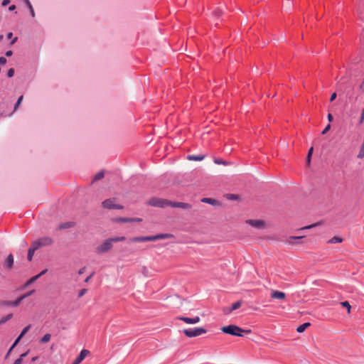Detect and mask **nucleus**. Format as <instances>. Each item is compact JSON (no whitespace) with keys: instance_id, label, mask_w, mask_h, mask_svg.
<instances>
[{"instance_id":"f257e3e1","label":"nucleus","mask_w":364,"mask_h":364,"mask_svg":"<svg viewBox=\"0 0 364 364\" xmlns=\"http://www.w3.org/2000/svg\"><path fill=\"white\" fill-rule=\"evenodd\" d=\"M173 237L172 234L164 233V234H158L152 236H139V237H134L129 239L130 242H149V241H156L158 240H164Z\"/></svg>"},{"instance_id":"f03ea898","label":"nucleus","mask_w":364,"mask_h":364,"mask_svg":"<svg viewBox=\"0 0 364 364\" xmlns=\"http://www.w3.org/2000/svg\"><path fill=\"white\" fill-rule=\"evenodd\" d=\"M221 331L223 332L224 333L240 337L243 336L242 333H251V330L250 329L245 330L233 324L222 327Z\"/></svg>"},{"instance_id":"7ed1b4c3","label":"nucleus","mask_w":364,"mask_h":364,"mask_svg":"<svg viewBox=\"0 0 364 364\" xmlns=\"http://www.w3.org/2000/svg\"><path fill=\"white\" fill-rule=\"evenodd\" d=\"M53 243V240L50 237H43L39 238L32 242V245L36 249L38 250L43 247L50 246Z\"/></svg>"},{"instance_id":"20e7f679","label":"nucleus","mask_w":364,"mask_h":364,"mask_svg":"<svg viewBox=\"0 0 364 364\" xmlns=\"http://www.w3.org/2000/svg\"><path fill=\"white\" fill-rule=\"evenodd\" d=\"M113 242L110 238L105 240L96 247L95 252L97 254H103L109 252L113 247Z\"/></svg>"},{"instance_id":"39448f33","label":"nucleus","mask_w":364,"mask_h":364,"mask_svg":"<svg viewBox=\"0 0 364 364\" xmlns=\"http://www.w3.org/2000/svg\"><path fill=\"white\" fill-rule=\"evenodd\" d=\"M183 333L189 338L199 336L206 333V330L204 328L199 327L196 328L184 329Z\"/></svg>"},{"instance_id":"423d86ee","label":"nucleus","mask_w":364,"mask_h":364,"mask_svg":"<svg viewBox=\"0 0 364 364\" xmlns=\"http://www.w3.org/2000/svg\"><path fill=\"white\" fill-rule=\"evenodd\" d=\"M115 201H116V198L107 199L102 203V206L104 208L109 209V210H113V209L122 210V209H123V206L119 204H117L115 203Z\"/></svg>"},{"instance_id":"0eeeda50","label":"nucleus","mask_w":364,"mask_h":364,"mask_svg":"<svg viewBox=\"0 0 364 364\" xmlns=\"http://www.w3.org/2000/svg\"><path fill=\"white\" fill-rule=\"evenodd\" d=\"M151 206L164 208L169 205V200L159 198H152L148 201Z\"/></svg>"},{"instance_id":"6e6552de","label":"nucleus","mask_w":364,"mask_h":364,"mask_svg":"<svg viewBox=\"0 0 364 364\" xmlns=\"http://www.w3.org/2000/svg\"><path fill=\"white\" fill-rule=\"evenodd\" d=\"M35 292V290L33 289L30 291L29 292L23 294L20 297L17 298L15 301L6 302V305L12 306H17L20 304V303L25 299L26 298L31 296Z\"/></svg>"},{"instance_id":"1a4fd4ad","label":"nucleus","mask_w":364,"mask_h":364,"mask_svg":"<svg viewBox=\"0 0 364 364\" xmlns=\"http://www.w3.org/2000/svg\"><path fill=\"white\" fill-rule=\"evenodd\" d=\"M178 320L183 321L188 324H195L198 323L200 321V318L199 316H196L193 318H189L186 316H178L177 317Z\"/></svg>"},{"instance_id":"9d476101","label":"nucleus","mask_w":364,"mask_h":364,"mask_svg":"<svg viewBox=\"0 0 364 364\" xmlns=\"http://www.w3.org/2000/svg\"><path fill=\"white\" fill-rule=\"evenodd\" d=\"M117 223H139L142 221L139 218H117L114 219Z\"/></svg>"},{"instance_id":"9b49d317","label":"nucleus","mask_w":364,"mask_h":364,"mask_svg":"<svg viewBox=\"0 0 364 364\" xmlns=\"http://www.w3.org/2000/svg\"><path fill=\"white\" fill-rule=\"evenodd\" d=\"M169 205L173 208H180L182 209H190L191 208V205L189 203L182 202L169 201Z\"/></svg>"},{"instance_id":"f8f14e48","label":"nucleus","mask_w":364,"mask_h":364,"mask_svg":"<svg viewBox=\"0 0 364 364\" xmlns=\"http://www.w3.org/2000/svg\"><path fill=\"white\" fill-rule=\"evenodd\" d=\"M89 353V350L85 349L82 350L78 356L73 361V364H80Z\"/></svg>"},{"instance_id":"ddd939ff","label":"nucleus","mask_w":364,"mask_h":364,"mask_svg":"<svg viewBox=\"0 0 364 364\" xmlns=\"http://www.w3.org/2000/svg\"><path fill=\"white\" fill-rule=\"evenodd\" d=\"M247 223L257 229H260L264 227V222L261 220H247Z\"/></svg>"},{"instance_id":"4468645a","label":"nucleus","mask_w":364,"mask_h":364,"mask_svg":"<svg viewBox=\"0 0 364 364\" xmlns=\"http://www.w3.org/2000/svg\"><path fill=\"white\" fill-rule=\"evenodd\" d=\"M271 298L274 299L284 300L286 298V294L283 291L274 290L271 294Z\"/></svg>"},{"instance_id":"2eb2a0df","label":"nucleus","mask_w":364,"mask_h":364,"mask_svg":"<svg viewBox=\"0 0 364 364\" xmlns=\"http://www.w3.org/2000/svg\"><path fill=\"white\" fill-rule=\"evenodd\" d=\"M304 237V236H290L286 239L285 242L286 244L293 245L296 244V242H294L295 240H301Z\"/></svg>"},{"instance_id":"dca6fc26","label":"nucleus","mask_w":364,"mask_h":364,"mask_svg":"<svg viewBox=\"0 0 364 364\" xmlns=\"http://www.w3.org/2000/svg\"><path fill=\"white\" fill-rule=\"evenodd\" d=\"M5 264L8 269H11L13 267L14 264V257L11 254L9 255L7 257Z\"/></svg>"},{"instance_id":"f3484780","label":"nucleus","mask_w":364,"mask_h":364,"mask_svg":"<svg viewBox=\"0 0 364 364\" xmlns=\"http://www.w3.org/2000/svg\"><path fill=\"white\" fill-rule=\"evenodd\" d=\"M75 223L73 222H67V223H61L59 227H58V229L59 230H63V229H68V228H73L75 226Z\"/></svg>"},{"instance_id":"a211bd4d","label":"nucleus","mask_w":364,"mask_h":364,"mask_svg":"<svg viewBox=\"0 0 364 364\" xmlns=\"http://www.w3.org/2000/svg\"><path fill=\"white\" fill-rule=\"evenodd\" d=\"M205 158L204 155H188L187 159L189 161H201Z\"/></svg>"},{"instance_id":"6ab92c4d","label":"nucleus","mask_w":364,"mask_h":364,"mask_svg":"<svg viewBox=\"0 0 364 364\" xmlns=\"http://www.w3.org/2000/svg\"><path fill=\"white\" fill-rule=\"evenodd\" d=\"M310 326H311L310 323H309V322L304 323L297 327L296 331L298 333H303Z\"/></svg>"},{"instance_id":"aec40b11","label":"nucleus","mask_w":364,"mask_h":364,"mask_svg":"<svg viewBox=\"0 0 364 364\" xmlns=\"http://www.w3.org/2000/svg\"><path fill=\"white\" fill-rule=\"evenodd\" d=\"M36 250H37L31 245V247L28 249V261L32 260L34 252Z\"/></svg>"},{"instance_id":"412c9836","label":"nucleus","mask_w":364,"mask_h":364,"mask_svg":"<svg viewBox=\"0 0 364 364\" xmlns=\"http://www.w3.org/2000/svg\"><path fill=\"white\" fill-rule=\"evenodd\" d=\"M343 242V239L341 237L334 236L331 240H328V243L335 244V243H341Z\"/></svg>"},{"instance_id":"4be33fe9","label":"nucleus","mask_w":364,"mask_h":364,"mask_svg":"<svg viewBox=\"0 0 364 364\" xmlns=\"http://www.w3.org/2000/svg\"><path fill=\"white\" fill-rule=\"evenodd\" d=\"M340 304L343 306V307H345L347 309V311H348V313L350 314V309H351V306L350 304V303L347 301H342L340 303Z\"/></svg>"},{"instance_id":"5701e85b","label":"nucleus","mask_w":364,"mask_h":364,"mask_svg":"<svg viewBox=\"0 0 364 364\" xmlns=\"http://www.w3.org/2000/svg\"><path fill=\"white\" fill-rule=\"evenodd\" d=\"M241 305H242V301H238L232 304V305L231 306V309L230 310V312L239 309L241 306Z\"/></svg>"},{"instance_id":"b1692460","label":"nucleus","mask_w":364,"mask_h":364,"mask_svg":"<svg viewBox=\"0 0 364 364\" xmlns=\"http://www.w3.org/2000/svg\"><path fill=\"white\" fill-rule=\"evenodd\" d=\"M50 338L51 335L50 333H46L42 337V338L41 339V342L43 343H48V341H50Z\"/></svg>"},{"instance_id":"393cba45","label":"nucleus","mask_w":364,"mask_h":364,"mask_svg":"<svg viewBox=\"0 0 364 364\" xmlns=\"http://www.w3.org/2000/svg\"><path fill=\"white\" fill-rule=\"evenodd\" d=\"M313 151H314V148L313 147H311L308 151V155H307V157H306V164L308 166H309L310 164V162H311V155L313 154Z\"/></svg>"},{"instance_id":"a878e982","label":"nucleus","mask_w":364,"mask_h":364,"mask_svg":"<svg viewBox=\"0 0 364 364\" xmlns=\"http://www.w3.org/2000/svg\"><path fill=\"white\" fill-rule=\"evenodd\" d=\"M321 224V222H318V223H314V224H311L310 225H307V226H305V227H303V228L299 229L298 231H301V230H303L311 229V228L316 227V226H318V225H319Z\"/></svg>"},{"instance_id":"bb28decb","label":"nucleus","mask_w":364,"mask_h":364,"mask_svg":"<svg viewBox=\"0 0 364 364\" xmlns=\"http://www.w3.org/2000/svg\"><path fill=\"white\" fill-rule=\"evenodd\" d=\"M202 202L211 205H215L216 203V200L210 198H204L202 199Z\"/></svg>"},{"instance_id":"cd10ccee","label":"nucleus","mask_w":364,"mask_h":364,"mask_svg":"<svg viewBox=\"0 0 364 364\" xmlns=\"http://www.w3.org/2000/svg\"><path fill=\"white\" fill-rule=\"evenodd\" d=\"M13 317V314H8L7 316L1 318L0 319V325L1 324H3L4 323H6L7 321H9V319H11V318Z\"/></svg>"},{"instance_id":"c85d7f7f","label":"nucleus","mask_w":364,"mask_h":364,"mask_svg":"<svg viewBox=\"0 0 364 364\" xmlns=\"http://www.w3.org/2000/svg\"><path fill=\"white\" fill-rule=\"evenodd\" d=\"M110 239L112 240V242H118L124 241L126 240V237L124 236H122V237H112Z\"/></svg>"},{"instance_id":"c756f323","label":"nucleus","mask_w":364,"mask_h":364,"mask_svg":"<svg viewBox=\"0 0 364 364\" xmlns=\"http://www.w3.org/2000/svg\"><path fill=\"white\" fill-rule=\"evenodd\" d=\"M23 100V95H21L18 99L17 100V102H16L15 105H14V111H16L18 107L20 106V105L21 104L22 101Z\"/></svg>"},{"instance_id":"7c9ffc66","label":"nucleus","mask_w":364,"mask_h":364,"mask_svg":"<svg viewBox=\"0 0 364 364\" xmlns=\"http://www.w3.org/2000/svg\"><path fill=\"white\" fill-rule=\"evenodd\" d=\"M40 277V275H36L33 277H31L29 280L27 281V282L26 283V287L30 285L31 284H32L33 282H34L35 281H36L38 278Z\"/></svg>"},{"instance_id":"2f4dec72","label":"nucleus","mask_w":364,"mask_h":364,"mask_svg":"<svg viewBox=\"0 0 364 364\" xmlns=\"http://www.w3.org/2000/svg\"><path fill=\"white\" fill-rule=\"evenodd\" d=\"M104 177V172L100 171L97 174H95L93 181H98L102 179Z\"/></svg>"},{"instance_id":"473e14b6","label":"nucleus","mask_w":364,"mask_h":364,"mask_svg":"<svg viewBox=\"0 0 364 364\" xmlns=\"http://www.w3.org/2000/svg\"><path fill=\"white\" fill-rule=\"evenodd\" d=\"M26 4L28 5V7L30 9L31 16L33 17H34L35 16V12H34V10L33 9V6H32L31 4L30 3V1L28 0H26Z\"/></svg>"},{"instance_id":"72a5a7b5","label":"nucleus","mask_w":364,"mask_h":364,"mask_svg":"<svg viewBox=\"0 0 364 364\" xmlns=\"http://www.w3.org/2000/svg\"><path fill=\"white\" fill-rule=\"evenodd\" d=\"M31 328V325H28L27 326H26L21 331V333H20L19 336L20 338H23L24 336V335L28 332V331Z\"/></svg>"},{"instance_id":"f704fd0d","label":"nucleus","mask_w":364,"mask_h":364,"mask_svg":"<svg viewBox=\"0 0 364 364\" xmlns=\"http://www.w3.org/2000/svg\"><path fill=\"white\" fill-rule=\"evenodd\" d=\"M87 291V289H82L79 291L78 292V297L79 298H81L82 296H83L86 292Z\"/></svg>"},{"instance_id":"c9c22d12","label":"nucleus","mask_w":364,"mask_h":364,"mask_svg":"<svg viewBox=\"0 0 364 364\" xmlns=\"http://www.w3.org/2000/svg\"><path fill=\"white\" fill-rule=\"evenodd\" d=\"M14 75V68H10L9 70H8V73H7V75L9 77H13Z\"/></svg>"},{"instance_id":"e433bc0d","label":"nucleus","mask_w":364,"mask_h":364,"mask_svg":"<svg viewBox=\"0 0 364 364\" xmlns=\"http://www.w3.org/2000/svg\"><path fill=\"white\" fill-rule=\"evenodd\" d=\"M331 129V124H328L325 128L322 131L321 134H326Z\"/></svg>"},{"instance_id":"4c0bfd02","label":"nucleus","mask_w":364,"mask_h":364,"mask_svg":"<svg viewBox=\"0 0 364 364\" xmlns=\"http://www.w3.org/2000/svg\"><path fill=\"white\" fill-rule=\"evenodd\" d=\"M214 162L217 164H226V163L223 161H222L221 159H215L214 160Z\"/></svg>"},{"instance_id":"58836bf2","label":"nucleus","mask_w":364,"mask_h":364,"mask_svg":"<svg viewBox=\"0 0 364 364\" xmlns=\"http://www.w3.org/2000/svg\"><path fill=\"white\" fill-rule=\"evenodd\" d=\"M21 338H20V336H18V337L16 339L14 344L12 345V348H14L18 343V342L21 341Z\"/></svg>"},{"instance_id":"ea45409f","label":"nucleus","mask_w":364,"mask_h":364,"mask_svg":"<svg viewBox=\"0 0 364 364\" xmlns=\"http://www.w3.org/2000/svg\"><path fill=\"white\" fill-rule=\"evenodd\" d=\"M6 63V59L4 57H0V64L4 65Z\"/></svg>"},{"instance_id":"a19ab883","label":"nucleus","mask_w":364,"mask_h":364,"mask_svg":"<svg viewBox=\"0 0 364 364\" xmlns=\"http://www.w3.org/2000/svg\"><path fill=\"white\" fill-rule=\"evenodd\" d=\"M22 360H23L22 358H19L14 361V364H21Z\"/></svg>"},{"instance_id":"79ce46f5","label":"nucleus","mask_w":364,"mask_h":364,"mask_svg":"<svg viewBox=\"0 0 364 364\" xmlns=\"http://www.w3.org/2000/svg\"><path fill=\"white\" fill-rule=\"evenodd\" d=\"M336 98V92H333L331 97H330V101L332 102Z\"/></svg>"},{"instance_id":"37998d69","label":"nucleus","mask_w":364,"mask_h":364,"mask_svg":"<svg viewBox=\"0 0 364 364\" xmlns=\"http://www.w3.org/2000/svg\"><path fill=\"white\" fill-rule=\"evenodd\" d=\"M327 118L330 122H331L333 120V117L331 114H328Z\"/></svg>"},{"instance_id":"c03bdc74","label":"nucleus","mask_w":364,"mask_h":364,"mask_svg":"<svg viewBox=\"0 0 364 364\" xmlns=\"http://www.w3.org/2000/svg\"><path fill=\"white\" fill-rule=\"evenodd\" d=\"M9 2H10V1H9V0H3V1H2V6H6L7 4H9Z\"/></svg>"},{"instance_id":"a18cd8bd","label":"nucleus","mask_w":364,"mask_h":364,"mask_svg":"<svg viewBox=\"0 0 364 364\" xmlns=\"http://www.w3.org/2000/svg\"><path fill=\"white\" fill-rule=\"evenodd\" d=\"M85 267H82L81 269H79L78 274H82L85 272Z\"/></svg>"},{"instance_id":"49530a36","label":"nucleus","mask_w":364,"mask_h":364,"mask_svg":"<svg viewBox=\"0 0 364 364\" xmlns=\"http://www.w3.org/2000/svg\"><path fill=\"white\" fill-rule=\"evenodd\" d=\"M12 51L11 50H8L6 52L5 55L8 57L11 56L12 55Z\"/></svg>"},{"instance_id":"de8ad7c7","label":"nucleus","mask_w":364,"mask_h":364,"mask_svg":"<svg viewBox=\"0 0 364 364\" xmlns=\"http://www.w3.org/2000/svg\"><path fill=\"white\" fill-rule=\"evenodd\" d=\"M13 36V33L11 32H9L7 33V38L11 39Z\"/></svg>"},{"instance_id":"09e8293b","label":"nucleus","mask_w":364,"mask_h":364,"mask_svg":"<svg viewBox=\"0 0 364 364\" xmlns=\"http://www.w3.org/2000/svg\"><path fill=\"white\" fill-rule=\"evenodd\" d=\"M15 9H16V6L14 5H11L9 6V10L14 11Z\"/></svg>"},{"instance_id":"8fccbe9b","label":"nucleus","mask_w":364,"mask_h":364,"mask_svg":"<svg viewBox=\"0 0 364 364\" xmlns=\"http://www.w3.org/2000/svg\"><path fill=\"white\" fill-rule=\"evenodd\" d=\"M92 277V274L85 279V282H88Z\"/></svg>"},{"instance_id":"3c124183","label":"nucleus","mask_w":364,"mask_h":364,"mask_svg":"<svg viewBox=\"0 0 364 364\" xmlns=\"http://www.w3.org/2000/svg\"><path fill=\"white\" fill-rule=\"evenodd\" d=\"M46 272H47V269H44L40 274H38V275H40V277H41L42 275L46 274Z\"/></svg>"},{"instance_id":"603ef678","label":"nucleus","mask_w":364,"mask_h":364,"mask_svg":"<svg viewBox=\"0 0 364 364\" xmlns=\"http://www.w3.org/2000/svg\"><path fill=\"white\" fill-rule=\"evenodd\" d=\"M27 354H28V352H26V353L21 354L20 358H21L23 359V358L26 357L27 355Z\"/></svg>"},{"instance_id":"864d4df0","label":"nucleus","mask_w":364,"mask_h":364,"mask_svg":"<svg viewBox=\"0 0 364 364\" xmlns=\"http://www.w3.org/2000/svg\"><path fill=\"white\" fill-rule=\"evenodd\" d=\"M14 348H12V346L10 348V349L9 350L7 354H6V357H8V355L10 354V353L11 352V350H13Z\"/></svg>"},{"instance_id":"5fc2aeb1","label":"nucleus","mask_w":364,"mask_h":364,"mask_svg":"<svg viewBox=\"0 0 364 364\" xmlns=\"http://www.w3.org/2000/svg\"><path fill=\"white\" fill-rule=\"evenodd\" d=\"M17 41V38H14L11 41V44H14Z\"/></svg>"},{"instance_id":"6e6d98bb","label":"nucleus","mask_w":364,"mask_h":364,"mask_svg":"<svg viewBox=\"0 0 364 364\" xmlns=\"http://www.w3.org/2000/svg\"><path fill=\"white\" fill-rule=\"evenodd\" d=\"M37 360V357H34L32 358V361H36Z\"/></svg>"},{"instance_id":"4d7b16f0","label":"nucleus","mask_w":364,"mask_h":364,"mask_svg":"<svg viewBox=\"0 0 364 364\" xmlns=\"http://www.w3.org/2000/svg\"><path fill=\"white\" fill-rule=\"evenodd\" d=\"M23 245L26 246V242L23 241Z\"/></svg>"},{"instance_id":"13d9d810","label":"nucleus","mask_w":364,"mask_h":364,"mask_svg":"<svg viewBox=\"0 0 364 364\" xmlns=\"http://www.w3.org/2000/svg\"><path fill=\"white\" fill-rule=\"evenodd\" d=\"M221 14V11H218V13L217 14H218V15H219V14Z\"/></svg>"}]
</instances>
